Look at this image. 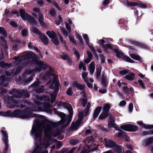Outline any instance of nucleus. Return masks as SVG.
Instances as JSON below:
<instances>
[{"label":"nucleus","mask_w":153,"mask_h":153,"mask_svg":"<svg viewBox=\"0 0 153 153\" xmlns=\"http://www.w3.org/2000/svg\"><path fill=\"white\" fill-rule=\"evenodd\" d=\"M51 127L45 124L39 126L33 125L32 134L35 137V148L33 153H48L47 147L51 144L52 140L50 133Z\"/></svg>","instance_id":"1"},{"label":"nucleus","mask_w":153,"mask_h":153,"mask_svg":"<svg viewBox=\"0 0 153 153\" xmlns=\"http://www.w3.org/2000/svg\"><path fill=\"white\" fill-rule=\"evenodd\" d=\"M29 54L31 55V56L28 58H25V56H23L22 57L19 56L14 58L16 60V63L20 62L22 60H24L25 61L31 60V64L33 63H34L37 65L35 69H33L32 70H27L24 73L23 75L25 76H27V75H31L30 78H29V79L27 80H26L25 81L26 83L30 82L32 80V77L34 76L35 73L39 72L42 68H45L47 66L45 64L37 60L35 57L36 55L33 53L30 52Z\"/></svg>","instance_id":"2"},{"label":"nucleus","mask_w":153,"mask_h":153,"mask_svg":"<svg viewBox=\"0 0 153 153\" xmlns=\"http://www.w3.org/2000/svg\"><path fill=\"white\" fill-rule=\"evenodd\" d=\"M28 109L27 108V111H16L13 112H11L10 111H7V112H0V115L5 116L20 117L22 119H26L30 116V115L29 114V113L27 111Z\"/></svg>","instance_id":"3"},{"label":"nucleus","mask_w":153,"mask_h":153,"mask_svg":"<svg viewBox=\"0 0 153 153\" xmlns=\"http://www.w3.org/2000/svg\"><path fill=\"white\" fill-rule=\"evenodd\" d=\"M63 106L66 108H67L70 113L68 117V119L67 120H65V114L62 113H61L60 117H61V123L65 126L68 125L71 122V118L72 115V108L70 105L68 103H65L63 104Z\"/></svg>","instance_id":"4"},{"label":"nucleus","mask_w":153,"mask_h":153,"mask_svg":"<svg viewBox=\"0 0 153 153\" xmlns=\"http://www.w3.org/2000/svg\"><path fill=\"white\" fill-rule=\"evenodd\" d=\"M54 70L53 69L50 70V71L47 73L45 76V78L48 79V77H50L49 75H51L53 76V80L50 81L49 83L50 88L52 89L54 88H56L57 87V84L56 83V82L58 78L54 76Z\"/></svg>","instance_id":"5"},{"label":"nucleus","mask_w":153,"mask_h":153,"mask_svg":"<svg viewBox=\"0 0 153 153\" xmlns=\"http://www.w3.org/2000/svg\"><path fill=\"white\" fill-rule=\"evenodd\" d=\"M50 105L48 103L43 104L39 101L36 102L33 111H39L46 110L50 107Z\"/></svg>","instance_id":"6"},{"label":"nucleus","mask_w":153,"mask_h":153,"mask_svg":"<svg viewBox=\"0 0 153 153\" xmlns=\"http://www.w3.org/2000/svg\"><path fill=\"white\" fill-rule=\"evenodd\" d=\"M20 16L23 19L27 20L33 24H36V22L34 19L25 13L23 9H20Z\"/></svg>","instance_id":"7"},{"label":"nucleus","mask_w":153,"mask_h":153,"mask_svg":"<svg viewBox=\"0 0 153 153\" xmlns=\"http://www.w3.org/2000/svg\"><path fill=\"white\" fill-rule=\"evenodd\" d=\"M121 128L125 131L131 132L135 131L138 128L137 126L131 124L121 126Z\"/></svg>","instance_id":"8"},{"label":"nucleus","mask_w":153,"mask_h":153,"mask_svg":"<svg viewBox=\"0 0 153 153\" xmlns=\"http://www.w3.org/2000/svg\"><path fill=\"white\" fill-rule=\"evenodd\" d=\"M84 113L85 112H84L83 114L82 112L79 113L78 116L79 119L76 122L72 125V128L73 129H76L81 124V121L82 119L83 115H85Z\"/></svg>","instance_id":"9"},{"label":"nucleus","mask_w":153,"mask_h":153,"mask_svg":"<svg viewBox=\"0 0 153 153\" xmlns=\"http://www.w3.org/2000/svg\"><path fill=\"white\" fill-rule=\"evenodd\" d=\"M1 132L2 133L3 139L5 144V152H6L7 151L8 147L7 145L8 136L6 132L4 130H2Z\"/></svg>","instance_id":"10"},{"label":"nucleus","mask_w":153,"mask_h":153,"mask_svg":"<svg viewBox=\"0 0 153 153\" xmlns=\"http://www.w3.org/2000/svg\"><path fill=\"white\" fill-rule=\"evenodd\" d=\"M104 143L105 146L107 148H114L116 146L115 143L112 141L110 140H107L105 138L104 140Z\"/></svg>","instance_id":"11"},{"label":"nucleus","mask_w":153,"mask_h":153,"mask_svg":"<svg viewBox=\"0 0 153 153\" xmlns=\"http://www.w3.org/2000/svg\"><path fill=\"white\" fill-rule=\"evenodd\" d=\"M82 36L83 38L85 41L86 43L88 45L90 49L93 52V53H94V54H96V51L95 49L93 47L92 45H90V43L89 42V39L87 35L86 34H84L82 35Z\"/></svg>","instance_id":"12"},{"label":"nucleus","mask_w":153,"mask_h":153,"mask_svg":"<svg viewBox=\"0 0 153 153\" xmlns=\"http://www.w3.org/2000/svg\"><path fill=\"white\" fill-rule=\"evenodd\" d=\"M71 87L76 88L77 89L80 90H83L85 88L84 85L78 84L76 81L72 82L71 84Z\"/></svg>","instance_id":"13"},{"label":"nucleus","mask_w":153,"mask_h":153,"mask_svg":"<svg viewBox=\"0 0 153 153\" xmlns=\"http://www.w3.org/2000/svg\"><path fill=\"white\" fill-rule=\"evenodd\" d=\"M137 123L142 127L147 129H151L153 128V125H147L144 124L141 121L137 122Z\"/></svg>","instance_id":"14"},{"label":"nucleus","mask_w":153,"mask_h":153,"mask_svg":"<svg viewBox=\"0 0 153 153\" xmlns=\"http://www.w3.org/2000/svg\"><path fill=\"white\" fill-rule=\"evenodd\" d=\"M39 38L41 41L44 44H48V40L47 37L43 33H41L39 35Z\"/></svg>","instance_id":"15"},{"label":"nucleus","mask_w":153,"mask_h":153,"mask_svg":"<svg viewBox=\"0 0 153 153\" xmlns=\"http://www.w3.org/2000/svg\"><path fill=\"white\" fill-rule=\"evenodd\" d=\"M137 5H138L137 3L134 2H130L128 4V5L130 6H135ZM138 6L139 7L143 8H145L147 7L146 5L142 3H140L138 4Z\"/></svg>","instance_id":"16"},{"label":"nucleus","mask_w":153,"mask_h":153,"mask_svg":"<svg viewBox=\"0 0 153 153\" xmlns=\"http://www.w3.org/2000/svg\"><path fill=\"white\" fill-rule=\"evenodd\" d=\"M135 75L132 73H131L124 76L125 78L129 80H132L134 78Z\"/></svg>","instance_id":"17"},{"label":"nucleus","mask_w":153,"mask_h":153,"mask_svg":"<svg viewBox=\"0 0 153 153\" xmlns=\"http://www.w3.org/2000/svg\"><path fill=\"white\" fill-rule=\"evenodd\" d=\"M102 107L101 106L97 108L94 111L93 115V118L95 119L97 118L99 115L102 109Z\"/></svg>","instance_id":"18"},{"label":"nucleus","mask_w":153,"mask_h":153,"mask_svg":"<svg viewBox=\"0 0 153 153\" xmlns=\"http://www.w3.org/2000/svg\"><path fill=\"white\" fill-rule=\"evenodd\" d=\"M90 74H92L95 70V65L93 62H92L90 63L88 68Z\"/></svg>","instance_id":"19"},{"label":"nucleus","mask_w":153,"mask_h":153,"mask_svg":"<svg viewBox=\"0 0 153 153\" xmlns=\"http://www.w3.org/2000/svg\"><path fill=\"white\" fill-rule=\"evenodd\" d=\"M47 35L50 38L52 39L53 37H56V34L53 31H48L46 33Z\"/></svg>","instance_id":"20"},{"label":"nucleus","mask_w":153,"mask_h":153,"mask_svg":"<svg viewBox=\"0 0 153 153\" xmlns=\"http://www.w3.org/2000/svg\"><path fill=\"white\" fill-rule=\"evenodd\" d=\"M153 142V137H151L146 140L143 142L144 145H147Z\"/></svg>","instance_id":"21"},{"label":"nucleus","mask_w":153,"mask_h":153,"mask_svg":"<svg viewBox=\"0 0 153 153\" xmlns=\"http://www.w3.org/2000/svg\"><path fill=\"white\" fill-rule=\"evenodd\" d=\"M108 116V113L104 112L102 111V112L101 113L99 117L100 119L102 120L106 118Z\"/></svg>","instance_id":"22"},{"label":"nucleus","mask_w":153,"mask_h":153,"mask_svg":"<svg viewBox=\"0 0 153 153\" xmlns=\"http://www.w3.org/2000/svg\"><path fill=\"white\" fill-rule=\"evenodd\" d=\"M111 108L110 105L108 104H105L103 108V111L108 113L109 110Z\"/></svg>","instance_id":"23"},{"label":"nucleus","mask_w":153,"mask_h":153,"mask_svg":"<svg viewBox=\"0 0 153 153\" xmlns=\"http://www.w3.org/2000/svg\"><path fill=\"white\" fill-rule=\"evenodd\" d=\"M39 22L40 24L43 26H44L45 24L43 21V15L42 14L39 13V18L38 19Z\"/></svg>","instance_id":"24"},{"label":"nucleus","mask_w":153,"mask_h":153,"mask_svg":"<svg viewBox=\"0 0 153 153\" xmlns=\"http://www.w3.org/2000/svg\"><path fill=\"white\" fill-rule=\"evenodd\" d=\"M102 47L106 52H107V50L108 49H112L113 47L110 44H107L103 45Z\"/></svg>","instance_id":"25"},{"label":"nucleus","mask_w":153,"mask_h":153,"mask_svg":"<svg viewBox=\"0 0 153 153\" xmlns=\"http://www.w3.org/2000/svg\"><path fill=\"white\" fill-rule=\"evenodd\" d=\"M130 57L132 59L137 60H140L141 58L140 57L134 54H131L130 55Z\"/></svg>","instance_id":"26"},{"label":"nucleus","mask_w":153,"mask_h":153,"mask_svg":"<svg viewBox=\"0 0 153 153\" xmlns=\"http://www.w3.org/2000/svg\"><path fill=\"white\" fill-rule=\"evenodd\" d=\"M31 31L33 33L38 34L39 35L41 33L40 31L35 27H32L30 28Z\"/></svg>","instance_id":"27"},{"label":"nucleus","mask_w":153,"mask_h":153,"mask_svg":"<svg viewBox=\"0 0 153 153\" xmlns=\"http://www.w3.org/2000/svg\"><path fill=\"white\" fill-rule=\"evenodd\" d=\"M114 120L113 117L112 116L110 115L109 117V120L108 122V126H110L111 125V124L114 123Z\"/></svg>","instance_id":"28"},{"label":"nucleus","mask_w":153,"mask_h":153,"mask_svg":"<svg viewBox=\"0 0 153 153\" xmlns=\"http://www.w3.org/2000/svg\"><path fill=\"white\" fill-rule=\"evenodd\" d=\"M91 104L89 103H87L86 107L85 110V116H86L87 114H88L89 109L90 107Z\"/></svg>","instance_id":"29"},{"label":"nucleus","mask_w":153,"mask_h":153,"mask_svg":"<svg viewBox=\"0 0 153 153\" xmlns=\"http://www.w3.org/2000/svg\"><path fill=\"white\" fill-rule=\"evenodd\" d=\"M51 101L52 102H53L56 99V93L55 92L51 94Z\"/></svg>","instance_id":"30"},{"label":"nucleus","mask_w":153,"mask_h":153,"mask_svg":"<svg viewBox=\"0 0 153 153\" xmlns=\"http://www.w3.org/2000/svg\"><path fill=\"white\" fill-rule=\"evenodd\" d=\"M123 59H124V60L126 61L129 62L130 63L133 62V61L132 59H131L129 57L127 56H124Z\"/></svg>","instance_id":"31"},{"label":"nucleus","mask_w":153,"mask_h":153,"mask_svg":"<svg viewBox=\"0 0 153 153\" xmlns=\"http://www.w3.org/2000/svg\"><path fill=\"white\" fill-rule=\"evenodd\" d=\"M28 47L31 49H34L36 51L39 52V50L38 48L36 47H34L32 45V44L31 43H29L28 44Z\"/></svg>","instance_id":"32"},{"label":"nucleus","mask_w":153,"mask_h":153,"mask_svg":"<svg viewBox=\"0 0 153 153\" xmlns=\"http://www.w3.org/2000/svg\"><path fill=\"white\" fill-rule=\"evenodd\" d=\"M79 68L80 69H81L82 68L83 70L84 71H85L86 69V68L84 64L82 62H80L79 63Z\"/></svg>","instance_id":"33"},{"label":"nucleus","mask_w":153,"mask_h":153,"mask_svg":"<svg viewBox=\"0 0 153 153\" xmlns=\"http://www.w3.org/2000/svg\"><path fill=\"white\" fill-rule=\"evenodd\" d=\"M60 29L63 34V35L66 37L67 36L68 33L67 31H66L65 29L61 27Z\"/></svg>","instance_id":"34"},{"label":"nucleus","mask_w":153,"mask_h":153,"mask_svg":"<svg viewBox=\"0 0 153 153\" xmlns=\"http://www.w3.org/2000/svg\"><path fill=\"white\" fill-rule=\"evenodd\" d=\"M52 41L53 43L56 45H58L59 44V41L56 36L52 39Z\"/></svg>","instance_id":"35"},{"label":"nucleus","mask_w":153,"mask_h":153,"mask_svg":"<svg viewBox=\"0 0 153 153\" xmlns=\"http://www.w3.org/2000/svg\"><path fill=\"white\" fill-rule=\"evenodd\" d=\"M111 126L113 127L116 130L118 131H119L120 130V128L118 127V126L116 124H114V123L111 124V125L110 126H108L109 127H111Z\"/></svg>","instance_id":"36"},{"label":"nucleus","mask_w":153,"mask_h":153,"mask_svg":"<svg viewBox=\"0 0 153 153\" xmlns=\"http://www.w3.org/2000/svg\"><path fill=\"white\" fill-rule=\"evenodd\" d=\"M88 75V73L86 72H84L82 73V76L84 79L85 82H87V77Z\"/></svg>","instance_id":"37"},{"label":"nucleus","mask_w":153,"mask_h":153,"mask_svg":"<svg viewBox=\"0 0 153 153\" xmlns=\"http://www.w3.org/2000/svg\"><path fill=\"white\" fill-rule=\"evenodd\" d=\"M77 38L79 40L80 43H79V45H81L83 43V40L82 39L81 36L79 34H77L76 35Z\"/></svg>","instance_id":"38"},{"label":"nucleus","mask_w":153,"mask_h":153,"mask_svg":"<svg viewBox=\"0 0 153 153\" xmlns=\"http://www.w3.org/2000/svg\"><path fill=\"white\" fill-rule=\"evenodd\" d=\"M128 111L129 112H131L133 110V104L132 103H130L128 107Z\"/></svg>","instance_id":"39"},{"label":"nucleus","mask_w":153,"mask_h":153,"mask_svg":"<svg viewBox=\"0 0 153 153\" xmlns=\"http://www.w3.org/2000/svg\"><path fill=\"white\" fill-rule=\"evenodd\" d=\"M102 83L104 86H105L106 82V78L103 75L102 79Z\"/></svg>","instance_id":"40"},{"label":"nucleus","mask_w":153,"mask_h":153,"mask_svg":"<svg viewBox=\"0 0 153 153\" xmlns=\"http://www.w3.org/2000/svg\"><path fill=\"white\" fill-rule=\"evenodd\" d=\"M128 71L127 70H123L121 71L120 72V74L122 75H124L128 73Z\"/></svg>","instance_id":"41"},{"label":"nucleus","mask_w":153,"mask_h":153,"mask_svg":"<svg viewBox=\"0 0 153 153\" xmlns=\"http://www.w3.org/2000/svg\"><path fill=\"white\" fill-rule=\"evenodd\" d=\"M80 102L82 104L83 106L85 107V105L86 103L87 102V100L86 98H82V100H80Z\"/></svg>","instance_id":"42"},{"label":"nucleus","mask_w":153,"mask_h":153,"mask_svg":"<svg viewBox=\"0 0 153 153\" xmlns=\"http://www.w3.org/2000/svg\"><path fill=\"white\" fill-rule=\"evenodd\" d=\"M0 33L2 34L4 36H6V33L5 30L1 27H0Z\"/></svg>","instance_id":"43"},{"label":"nucleus","mask_w":153,"mask_h":153,"mask_svg":"<svg viewBox=\"0 0 153 153\" xmlns=\"http://www.w3.org/2000/svg\"><path fill=\"white\" fill-rule=\"evenodd\" d=\"M69 37L70 41L73 44H75L76 41L74 37L71 36H69Z\"/></svg>","instance_id":"44"},{"label":"nucleus","mask_w":153,"mask_h":153,"mask_svg":"<svg viewBox=\"0 0 153 153\" xmlns=\"http://www.w3.org/2000/svg\"><path fill=\"white\" fill-rule=\"evenodd\" d=\"M65 27L67 29V30H68V31L70 32L71 31V28L70 27V26L68 25V23L67 22H65Z\"/></svg>","instance_id":"45"},{"label":"nucleus","mask_w":153,"mask_h":153,"mask_svg":"<svg viewBox=\"0 0 153 153\" xmlns=\"http://www.w3.org/2000/svg\"><path fill=\"white\" fill-rule=\"evenodd\" d=\"M61 56L62 59L65 60L67 59L68 58V55L66 54H63Z\"/></svg>","instance_id":"46"},{"label":"nucleus","mask_w":153,"mask_h":153,"mask_svg":"<svg viewBox=\"0 0 153 153\" xmlns=\"http://www.w3.org/2000/svg\"><path fill=\"white\" fill-rule=\"evenodd\" d=\"M114 52L116 54V55L117 56H119L120 55H122L123 54V53L121 51H118L117 50H115Z\"/></svg>","instance_id":"47"},{"label":"nucleus","mask_w":153,"mask_h":153,"mask_svg":"<svg viewBox=\"0 0 153 153\" xmlns=\"http://www.w3.org/2000/svg\"><path fill=\"white\" fill-rule=\"evenodd\" d=\"M50 14L53 16H54L56 15V12L53 9H51L49 12Z\"/></svg>","instance_id":"48"},{"label":"nucleus","mask_w":153,"mask_h":153,"mask_svg":"<svg viewBox=\"0 0 153 153\" xmlns=\"http://www.w3.org/2000/svg\"><path fill=\"white\" fill-rule=\"evenodd\" d=\"M62 20V19L61 16H59V20L56 21L55 23L57 25H59L60 24Z\"/></svg>","instance_id":"49"},{"label":"nucleus","mask_w":153,"mask_h":153,"mask_svg":"<svg viewBox=\"0 0 153 153\" xmlns=\"http://www.w3.org/2000/svg\"><path fill=\"white\" fill-rule=\"evenodd\" d=\"M66 93L68 95H71L73 93V91L71 88H68L66 91Z\"/></svg>","instance_id":"50"},{"label":"nucleus","mask_w":153,"mask_h":153,"mask_svg":"<svg viewBox=\"0 0 153 153\" xmlns=\"http://www.w3.org/2000/svg\"><path fill=\"white\" fill-rule=\"evenodd\" d=\"M27 34V30L24 29L22 31V36H25Z\"/></svg>","instance_id":"51"},{"label":"nucleus","mask_w":153,"mask_h":153,"mask_svg":"<svg viewBox=\"0 0 153 153\" xmlns=\"http://www.w3.org/2000/svg\"><path fill=\"white\" fill-rule=\"evenodd\" d=\"M70 143L72 145H75L77 143H78V141L76 140H71L70 141Z\"/></svg>","instance_id":"52"},{"label":"nucleus","mask_w":153,"mask_h":153,"mask_svg":"<svg viewBox=\"0 0 153 153\" xmlns=\"http://www.w3.org/2000/svg\"><path fill=\"white\" fill-rule=\"evenodd\" d=\"M101 72V70L100 69H98L97 70L96 77L97 78H98L100 75Z\"/></svg>","instance_id":"53"},{"label":"nucleus","mask_w":153,"mask_h":153,"mask_svg":"<svg viewBox=\"0 0 153 153\" xmlns=\"http://www.w3.org/2000/svg\"><path fill=\"white\" fill-rule=\"evenodd\" d=\"M126 104V102L125 100H123L120 102L119 103V105L120 106L125 105Z\"/></svg>","instance_id":"54"},{"label":"nucleus","mask_w":153,"mask_h":153,"mask_svg":"<svg viewBox=\"0 0 153 153\" xmlns=\"http://www.w3.org/2000/svg\"><path fill=\"white\" fill-rule=\"evenodd\" d=\"M58 35L59 36V37L60 41L62 42V44H63L64 45H65L66 43L63 40L62 37L61 36L60 34H58Z\"/></svg>","instance_id":"55"},{"label":"nucleus","mask_w":153,"mask_h":153,"mask_svg":"<svg viewBox=\"0 0 153 153\" xmlns=\"http://www.w3.org/2000/svg\"><path fill=\"white\" fill-rule=\"evenodd\" d=\"M123 90L124 92L128 94V89L127 86H124L123 88Z\"/></svg>","instance_id":"56"},{"label":"nucleus","mask_w":153,"mask_h":153,"mask_svg":"<svg viewBox=\"0 0 153 153\" xmlns=\"http://www.w3.org/2000/svg\"><path fill=\"white\" fill-rule=\"evenodd\" d=\"M93 141V137H88L86 141L88 142V143L92 142Z\"/></svg>","instance_id":"57"},{"label":"nucleus","mask_w":153,"mask_h":153,"mask_svg":"<svg viewBox=\"0 0 153 153\" xmlns=\"http://www.w3.org/2000/svg\"><path fill=\"white\" fill-rule=\"evenodd\" d=\"M138 82L139 84L140 85V86L142 87V88H145V86L144 85L143 83V82L142 80H138Z\"/></svg>","instance_id":"58"},{"label":"nucleus","mask_w":153,"mask_h":153,"mask_svg":"<svg viewBox=\"0 0 153 153\" xmlns=\"http://www.w3.org/2000/svg\"><path fill=\"white\" fill-rule=\"evenodd\" d=\"M105 43V41L103 39H100L97 42V43L98 44L100 45H102L103 43Z\"/></svg>","instance_id":"59"},{"label":"nucleus","mask_w":153,"mask_h":153,"mask_svg":"<svg viewBox=\"0 0 153 153\" xmlns=\"http://www.w3.org/2000/svg\"><path fill=\"white\" fill-rule=\"evenodd\" d=\"M38 4L40 6H42L44 4V2L42 0H39L37 1Z\"/></svg>","instance_id":"60"},{"label":"nucleus","mask_w":153,"mask_h":153,"mask_svg":"<svg viewBox=\"0 0 153 153\" xmlns=\"http://www.w3.org/2000/svg\"><path fill=\"white\" fill-rule=\"evenodd\" d=\"M92 58L90 57H88L85 60V62L86 63H88L90 62Z\"/></svg>","instance_id":"61"},{"label":"nucleus","mask_w":153,"mask_h":153,"mask_svg":"<svg viewBox=\"0 0 153 153\" xmlns=\"http://www.w3.org/2000/svg\"><path fill=\"white\" fill-rule=\"evenodd\" d=\"M87 54L88 55V57H90L92 58V55L91 53V52L90 51H87Z\"/></svg>","instance_id":"62"},{"label":"nucleus","mask_w":153,"mask_h":153,"mask_svg":"<svg viewBox=\"0 0 153 153\" xmlns=\"http://www.w3.org/2000/svg\"><path fill=\"white\" fill-rule=\"evenodd\" d=\"M137 75H138L139 76H140L142 79H146V77H145V75H143V74L141 73L138 74Z\"/></svg>","instance_id":"63"},{"label":"nucleus","mask_w":153,"mask_h":153,"mask_svg":"<svg viewBox=\"0 0 153 153\" xmlns=\"http://www.w3.org/2000/svg\"><path fill=\"white\" fill-rule=\"evenodd\" d=\"M109 3V0H105L102 4L103 5H105L108 4Z\"/></svg>","instance_id":"64"}]
</instances>
